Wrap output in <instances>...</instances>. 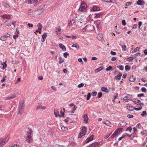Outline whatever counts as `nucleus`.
I'll return each mask as SVG.
<instances>
[{"label":"nucleus","mask_w":147,"mask_h":147,"mask_svg":"<svg viewBox=\"0 0 147 147\" xmlns=\"http://www.w3.org/2000/svg\"><path fill=\"white\" fill-rule=\"evenodd\" d=\"M29 130V131L27 132L26 133V141L28 143L31 142H33V139L31 137V133L33 132L32 129L30 128H28Z\"/></svg>","instance_id":"1"},{"label":"nucleus","mask_w":147,"mask_h":147,"mask_svg":"<svg viewBox=\"0 0 147 147\" xmlns=\"http://www.w3.org/2000/svg\"><path fill=\"white\" fill-rule=\"evenodd\" d=\"M24 101H21L19 104L18 109V114H22L24 110Z\"/></svg>","instance_id":"2"},{"label":"nucleus","mask_w":147,"mask_h":147,"mask_svg":"<svg viewBox=\"0 0 147 147\" xmlns=\"http://www.w3.org/2000/svg\"><path fill=\"white\" fill-rule=\"evenodd\" d=\"M9 139V136H7L4 139H0V147H3L5 143L7 142L8 140Z\"/></svg>","instance_id":"3"},{"label":"nucleus","mask_w":147,"mask_h":147,"mask_svg":"<svg viewBox=\"0 0 147 147\" xmlns=\"http://www.w3.org/2000/svg\"><path fill=\"white\" fill-rule=\"evenodd\" d=\"M122 129L123 128H118L111 136V138L112 139L114 138V137L118 134H119L120 132L121 131Z\"/></svg>","instance_id":"4"},{"label":"nucleus","mask_w":147,"mask_h":147,"mask_svg":"<svg viewBox=\"0 0 147 147\" xmlns=\"http://www.w3.org/2000/svg\"><path fill=\"white\" fill-rule=\"evenodd\" d=\"M87 7V4L85 3L84 2L82 1L80 7L79 8V10L81 11H83V10L85 9Z\"/></svg>","instance_id":"5"},{"label":"nucleus","mask_w":147,"mask_h":147,"mask_svg":"<svg viewBox=\"0 0 147 147\" xmlns=\"http://www.w3.org/2000/svg\"><path fill=\"white\" fill-rule=\"evenodd\" d=\"M87 28V31H93L95 30V28L94 26L92 25H88L86 26Z\"/></svg>","instance_id":"6"},{"label":"nucleus","mask_w":147,"mask_h":147,"mask_svg":"<svg viewBox=\"0 0 147 147\" xmlns=\"http://www.w3.org/2000/svg\"><path fill=\"white\" fill-rule=\"evenodd\" d=\"M87 129V127L86 126H84L81 130V131L80 133V134L81 135V134H83V135H85L86 133V130Z\"/></svg>","instance_id":"7"},{"label":"nucleus","mask_w":147,"mask_h":147,"mask_svg":"<svg viewBox=\"0 0 147 147\" xmlns=\"http://www.w3.org/2000/svg\"><path fill=\"white\" fill-rule=\"evenodd\" d=\"M100 144V142H96L91 144L88 146V147H97Z\"/></svg>","instance_id":"8"},{"label":"nucleus","mask_w":147,"mask_h":147,"mask_svg":"<svg viewBox=\"0 0 147 147\" xmlns=\"http://www.w3.org/2000/svg\"><path fill=\"white\" fill-rule=\"evenodd\" d=\"M94 136L91 135L90 137L87 138L86 140L85 141V143H87L89 142L92 141L93 139Z\"/></svg>","instance_id":"9"},{"label":"nucleus","mask_w":147,"mask_h":147,"mask_svg":"<svg viewBox=\"0 0 147 147\" xmlns=\"http://www.w3.org/2000/svg\"><path fill=\"white\" fill-rule=\"evenodd\" d=\"M122 74L120 72H118L117 73V76H115L114 77V80H120L121 77L122 76Z\"/></svg>","instance_id":"10"},{"label":"nucleus","mask_w":147,"mask_h":147,"mask_svg":"<svg viewBox=\"0 0 147 147\" xmlns=\"http://www.w3.org/2000/svg\"><path fill=\"white\" fill-rule=\"evenodd\" d=\"M100 10V8L97 6L94 5L91 9V11H97Z\"/></svg>","instance_id":"11"},{"label":"nucleus","mask_w":147,"mask_h":147,"mask_svg":"<svg viewBox=\"0 0 147 147\" xmlns=\"http://www.w3.org/2000/svg\"><path fill=\"white\" fill-rule=\"evenodd\" d=\"M38 2L37 0H29L28 3L29 4H33L35 6Z\"/></svg>","instance_id":"12"},{"label":"nucleus","mask_w":147,"mask_h":147,"mask_svg":"<svg viewBox=\"0 0 147 147\" xmlns=\"http://www.w3.org/2000/svg\"><path fill=\"white\" fill-rule=\"evenodd\" d=\"M126 135H127V136L129 138V139L131 140H132L133 138H134L136 135V133L135 132L132 133L131 135H129L127 134H126Z\"/></svg>","instance_id":"13"},{"label":"nucleus","mask_w":147,"mask_h":147,"mask_svg":"<svg viewBox=\"0 0 147 147\" xmlns=\"http://www.w3.org/2000/svg\"><path fill=\"white\" fill-rule=\"evenodd\" d=\"M144 4H145L144 1L142 0H138L137 3V4L139 5L142 6Z\"/></svg>","instance_id":"14"},{"label":"nucleus","mask_w":147,"mask_h":147,"mask_svg":"<svg viewBox=\"0 0 147 147\" xmlns=\"http://www.w3.org/2000/svg\"><path fill=\"white\" fill-rule=\"evenodd\" d=\"M41 103H40V105H38L36 107V110H38L39 109H40L42 110H43L45 109H46V107H42V105H41Z\"/></svg>","instance_id":"15"},{"label":"nucleus","mask_w":147,"mask_h":147,"mask_svg":"<svg viewBox=\"0 0 147 147\" xmlns=\"http://www.w3.org/2000/svg\"><path fill=\"white\" fill-rule=\"evenodd\" d=\"M84 121H85V123H86L88 122V114H86L83 115Z\"/></svg>","instance_id":"16"},{"label":"nucleus","mask_w":147,"mask_h":147,"mask_svg":"<svg viewBox=\"0 0 147 147\" xmlns=\"http://www.w3.org/2000/svg\"><path fill=\"white\" fill-rule=\"evenodd\" d=\"M47 7V5H42L38 8L37 10L44 9L45 8H46Z\"/></svg>","instance_id":"17"},{"label":"nucleus","mask_w":147,"mask_h":147,"mask_svg":"<svg viewBox=\"0 0 147 147\" xmlns=\"http://www.w3.org/2000/svg\"><path fill=\"white\" fill-rule=\"evenodd\" d=\"M59 47L60 48L62 49L63 51H65L66 50V48L61 43H60L59 45Z\"/></svg>","instance_id":"18"},{"label":"nucleus","mask_w":147,"mask_h":147,"mask_svg":"<svg viewBox=\"0 0 147 147\" xmlns=\"http://www.w3.org/2000/svg\"><path fill=\"white\" fill-rule=\"evenodd\" d=\"M2 18L4 19H7L8 20L10 19L11 18V17L9 15H6V14H4L2 16Z\"/></svg>","instance_id":"19"},{"label":"nucleus","mask_w":147,"mask_h":147,"mask_svg":"<svg viewBox=\"0 0 147 147\" xmlns=\"http://www.w3.org/2000/svg\"><path fill=\"white\" fill-rule=\"evenodd\" d=\"M135 80L136 78L133 75H132L131 76H130L129 79V81L132 82L134 81Z\"/></svg>","instance_id":"20"},{"label":"nucleus","mask_w":147,"mask_h":147,"mask_svg":"<svg viewBox=\"0 0 147 147\" xmlns=\"http://www.w3.org/2000/svg\"><path fill=\"white\" fill-rule=\"evenodd\" d=\"M4 25H6L8 26H10L11 25V23L9 22L8 21H6L3 23Z\"/></svg>","instance_id":"21"},{"label":"nucleus","mask_w":147,"mask_h":147,"mask_svg":"<svg viewBox=\"0 0 147 147\" xmlns=\"http://www.w3.org/2000/svg\"><path fill=\"white\" fill-rule=\"evenodd\" d=\"M103 69L102 67H100L99 68H97L95 70V73H97L99 71L102 70Z\"/></svg>","instance_id":"22"},{"label":"nucleus","mask_w":147,"mask_h":147,"mask_svg":"<svg viewBox=\"0 0 147 147\" xmlns=\"http://www.w3.org/2000/svg\"><path fill=\"white\" fill-rule=\"evenodd\" d=\"M95 16L94 18H100L101 16H102V13H95Z\"/></svg>","instance_id":"23"},{"label":"nucleus","mask_w":147,"mask_h":147,"mask_svg":"<svg viewBox=\"0 0 147 147\" xmlns=\"http://www.w3.org/2000/svg\"><path fill=\"white\" fill-rule=\"evenodd\" d=\"M16 95H11V96L9 97H5V98L6 100H9L10 99H12L16 97Z\"/></svg>","instance_id":"24"},{"label":"nucleus","mask_w":147,"mask_h":147,"mask_svg":"<svg viewBox=\"0 0 147 147\" xmlns=\"http://www.w3.org/2000/svg\"><path fill=\"white\" fill-rule=\"evenodd\" d=\"M75 22V21L74 19H72L71 21L70 22H69L68 24V26H71V25H72Z\"/></svg>","instance_id":"25"},{"label":"nucleus","mask_w":147,"mask_h":147,"mask_svg":"<svg viewBox=\"0 0 147 147\" xmlns=\"http://www.w3.org/2000/svg\"><path fill=\"white\" fill-rule=\"evenodd\" d=\"M54 113L55 117H57L58 116H59L60 117H61V115H59V112L58 111L55 110Z\"/></svg>","instance_id":"26"},{"label":"nucleus","mask_w":147,"mask_h":147,"mask_svg":"<svg viewBox=\"0 0 147 147\" xmlns=\"http://www.w3.org/2000/svg\"><path fill=\"white\" fill-rule=\"evenodd\" d=\"M101 90L103 92H105L107 93H108V92L107 88L105 87H102L101 88Z\"/></svg>","instance_id":"27"},{"label":"nucleus","mask_w":147,"mask_h":147,"mask_svg":"<svg viewBox=\"0 0 147 147\" xmlns=\"http://www.w3.org/2000/svg\"><path fill=\"white\" fill-rule=\"evenodd\" d=\"M134 107L132 106L127 107V109L129 111H133L134 110Z\"/></svg>","instance_id":"28"},{"label":"nucleus","mask_w":147,"mask_h":147,"mask_svg":"<svg viewBox=\"0 0 147 147\" xmlns=\"http://www.w3.org/2000/svg\"><path fill=\"white\" fill-rule=\"evenodd\" d=\"M126 123L124 121H122L121 123H120L119 124V125L120 126H124L126 125Z\"/></svg>","instance_id":"29"},{"label":"nucleus","mask_w":147,"mask_h":147,"mask_svg":"<svg viewBox=\"0 0 147 147\" xmlns=\"http://www.w3.org/2000/svg\"><path fill=\"white\" fill-rule=\"evenodd\" d=\"M71 47L73 48L75 47L77 49H78L80 47L79 45L77 44H74L71 46Z\"/></svg>","instance_id":"30"},{"label":"nucleus","mask_w":147,"mask_h":147,"mask_svg":"<svg viewBox=\"0 0 147 147\" xmlns=\"http://www.w3.org/2000/svg\"><path fill=\"white\" fill-rule=\"evenodd\" d=\"M125 70L126 71H128L130 69V66L128 65H126L125 66Z\"/></svg>","instance_id":"31"},{"label":"nucleus","mask_w":147,"mask_h":147,"mask_svg":"<svg viewBox=\"0 0 147 147\" xmlns=\"http://www.w3.org/2000/svg\"><path fill=\"white\" fill-rule=\"evenodd\" d=\"M7 39V38L5 37L4 35L2 36L0 38V40L2 41H5Z\"/></svg>","instance_id":"32"},{"label":"nucleus","mask_w":147,"mask_h":147,"mask_svg":"<svg viewBox=\"0 0 147 147\" xmlns=\"http://www.w3.org/2000/svg\"><path fill=\"white\" fill-rule=\"evenodd\" d=\"M130 100L134 102L136 104L138 105V103H139V102H140V100H139L137 99L135 101H134L133 100H132V99H131Z\"/></svg>","instance_id":"33"},{"label":"nucleus","mask_w":147,"mask_h":147,"mask_svg":"<svg viewBox=\"0 0 147 147\" xmlns=\"http://www.w3.org/2000/svg\"><path fill=\"white\" fill-rule=\"evenodd\" d=\"M59 63L61 64L64 61V60L63 59H62L61 57H59Z\"/></svg>","instance_id":"34"},{"label":"nucleus","mask_w":147,"mask_h":147,"mask_svg":"<svg viewBox=\"0 0 147 147\" xmlns=\"http://www.w3.org/2000/svg\"><path fill=\"white\" fill-rule=\"evenodd\" d=\"M37 27L38 29L41 30L42 27V24L40 23L38 24L37 25Z\"/></svg>","instance_id":"35"},{"label":"nucleus","mask_w":147,"mask_h":147,"mask_svg":"<svg viewBox=\"0 0 147 147\" xmlns=\"http://www.w3.org/2000/svg\"><path fill=\"white\" fill-rule=\"evenodd\" d=\"M117 67L118 68L119 70H123L124 69V67L122 65H119V66H117Z\"/></svg>","instance_id":"36"},{"label":"nucleus","mask_w":147,"mask_h":147,"mask_svg":"<svg viewBox=\"0 0 147 147\" xmlns=\"http://www.w3.org/2000/svg\"><path fill=\"white\" fill-rule=\"evenodd\" d=\"M2 5L3 6H4L6 8H9V5L7 3H5L3 2L2 3Z\"/></svg>","instance_id":"37"},{"label":"nucleus","mask_w":147,"mask_h":147,"mask_svg":"<svg viewBox=\"0 0 147 147\" xmlns=\"http://www.w3.org/2000/svg\"><path fill=\"white\" fill-rule=\"evenodd\" d=\"M100 23L99 22L96 24V26L98 30H100L101 28Z\"/></svg>","instance_id":"38"},{"label":"nucleus","mask_w":147,"mask_h":147,"mask_svg":"<svg viewBox=\"0 0 147 147\" xmlns=\"http://www.w3.org/2000/svg\"><path fill=\"white\" fill-rule=\"evenodd\" d=\"M61 129L63 131H67L68 130V129L67 127L64 126L61 127Z\"/></svg>","instance_id":"39"},{"label":"nucleus","mask_w":147,"mask_h":147,"mask_svg":"<svg viewBox=\"0 0 147 147\" xmlns=\"http://www.w3.org/2000/svg\"><path fill=\"white\" fill-rule=\"evenodd\" d=\"M132 128H131V126H129V127H127L125 130V131H129L130 132H131V131L132 130Z\"/></svg>","instance_id":"40"},{"label":"nucleus","mask_w":147,"mask_h":147,"mask_svg":"<svg viewBox=\"0 0 147 147\" xmlns=\"http://www.w3.org/2000/svg\"><path fill=\"white\" fill-rule=\"evenodd\" d=\"M111 134H112V133H111L110 134H107L104 137V138L105 139H107L111 135Z\"/></svg>","instance_id":"41"},{"label":"nucleus","mask_w":147,"mask_h":147,"mask_svg":"<svg viewBox=\"0 0 147 147\" xmlns=\"http://www.w3.org/2000/svg\"><path fill=\"white\" fill-rule=\"evenodd\" d=\"M112 68V67L111 66H109L108 67L105 69V70L106 71H109L110 70H111Z\"/></svg>","instance_id":"42"},{"label":"nucleus","mask_w":147,"mask_h":147,"mask_svg":"<svg viewBox=\"0 0 147 147\" xmlns=\"http://www.w3.org/2000/svg\"><path fill=\"white\" fill-rule=\"evenodd\" d=\"M7 78V76H3V78L2 80H1V82L2 83L3 82L6 80Z\"/></svg>","instance_id":"43"},{"label":"nucleus","mask_w":147,"mask_h":147,"mask_svg":"<svg viewBox=\"0 0 147 147\" xmlns=\"http://www.w3.org/2000/svg\"><path fill=\"white\" fill-rule=\"evenodd\" d=\"M102 93L101 92H99L98 93V98H100L102 97Z\"/></svg>","instance_id":"44"},{"label":"nucleus","mask_w":147,"mask_h":147,"mask_svg":"<svg viewBox=\"0 0 147 147\" xmlns=\"http://www.w3.org/2000/svg\"><path fill=\"white\" fill-rule=\"evenodd\" d=\"M91 94L90 93H88L87 95V97L86 98V100H88L90 99V97H91Z\"/></svg>","instance_id":"45"},{"label":"nucleus","mask_w":147,"mask_h":147,"mask_svg":"<svg viewBox=\"0 0 147 147\" xmlns=\"http://www.w3.org/2000/svg\"><path fill=\"white\" fill-rule=\"evenodd\" d=\"M133 57H129L127 58V61L129 62H131L133 60Z\"/></svg>","instance_id":"46"},{"label":"nucleus","mask_w":147,"mask_h":147,"mask_svg":"<svg viewBox=\"0 0 147 147\" xmlns=\"http://www.w3.org/2000/svg\"><path fill=\"white\" fill-rule=\"evenodd\" d=\"M121 47L123 51H126V46L125 45H122Z\"/></svg>","instance_id":"47"},{"label":"nucleus","mask_w":147,"mask_h":147,"mask_svg":"<svg viewBox=\"0 0 147 147\" xmlns=\"http://www.w3.org/2000/svg\"><path fill=\"white\" fill-rule=\"evenodd\" d=\"M47 36V34L46 32H45L44 33L43 35L42 36V38H45V39Z\"/></svg>","instance_id":"48"},{"label":"nucleus","mask_w":147,"mask_h":147,"mask_svg":"<svg viewBox=\"0 0 147 147\" xmlns=\"http://www.w3.org/2000/svg\"><path fill=\"white\" fill-rule=\"evenodd\" d=\"M142 108V107H140L138 108H134V110H135L136 111H138L141 110Z\"/></svg>","instance_id":"49"},{"label":"nucleus","mask_w":147,"mask_h":147,"mask_svg":"<svg viewBox=\"0 0 147 147\" xmlns=\"http://www.w3.org/2000/svg\"><path fill=\"white\" fill-rule=\"evenodd\" d=\"M146 111H144L142 112V113L141 114V115L142 117H144V116H145L146 115Z\"/></svg>","instance_id":"50"},{"label":"nucleus","mask_w":147,"mask_h":147,"mask_svg":"<svg viewBox=\"0 0 147 147\" xmlns=\"http://www.w3.org/2000/svg\"><path fill=\"white\" fill-rule=\"evenodd\" d=\"M97 93L95 91H93V92L92 93V95L93 96H96Z\"/></svg>","instance_id":"51"},{"label":"nucleus","mask_w":147,"mask_h":147,"mask_svg":"<svg viewBox=\"0 0 147 147\" xmlns=\"http://www.w3.org/2000/svg\"><path fill=\"white\" fill-rule=\"evenodd\" d=\"M127 96H125L124 97V98H131L132 97V95H130V94H127Z\"/></svg>","instance_id":"52"},{"label":"nucleus","mask_w":147,"mask_h":147,"mask_svg":"<svg viewBox=\"0 0 147 147\" xmlns=\"http://www.w3.org/2000/svg\"><path fill=\"white\" fill-rule=\"evenodd\" d=\"M69 53L67 52H65L63 53V56L64 57L67 58L68 55H69Z\"/></svg>","instance_id":"53"},{"label":"nucleus","mask_w":147,"mask_h":147,"mask_svg":"<svg viewBox=\"0 0 147 147\" xmlns=\"http://www.w3.org/2000/svg\"><path fill=\"white\" fill-rule=\"evenodd\" d=\"M141 91L142 92H146V89L145 87H142V88H141Z\"/></svg>","instance_id":"54"},{"label":"nucleus","mask_w":147,"mask_h":147,"mask_svg":"<svg viewBox=\"0 0 147 147\" xmlns=\"http://www.w3.org/2000/svg\"><path fill=\"white\" fill-rule=\"evenodd\" d=\"M84 86V84L83 83H81L80 84H79L78 85V87L79 88H81L82 87H83Z\"/></svg>","instance_id":"55"},{"label":"nucleus","mask_w":147,"mask_h":147,"mask_svg":"<svg viewBox=\"0 0 147 147\" xmlns=\"http://www.w3.org/2000/svg\"><path fill=\"white\" fill-rule=\"evenodd\" d=\"M140 48L139 47H137L135 48L134 50L133 51L132 53H134L136 52L137 51L139 50L140 49Z\"/></svg>","instance_id":"56"},{"label":"nucleus","mask_w":147,"mask_h":147,"mask_svg":"<svg viewBox=\"0 0 147 147\" xmlns=\"http://www.w3.org/2000/svg\"><path fill=\"white\" fill-rule=\"evenodd\" d=\"M61 28H60V27H59V28H58L57 29V30H56V32L57 33V34L58 35H59L60 34V33H58V32H60L61 31Z\"/></svg>","instance_id":"57"},{"label":"nucleus","mask_w":147,"mask_h":147,"mask_svg":"<svg viewBox=\"0 0 147 147\" xmlns=\"http://www.w3.org/2000/svg\"><path fill=\"white\" fill-rule=\"evenodd\" d=\"M121 23H122V25H123V26H125L126 24L125 21V20H123L122 21Z\"/></svg>","instance_id":"58"},{"label":"nucleus","mask_w":147,"mask_h":147,"mask_svg":"<svg viewBox=\"0 0 147 147\" xmlns=\"http://www.w3.org/2000/svg\"><path fill=\"white\" fill-rule=\"evenodd\" d=\"M131 3L130 2H127L126 3V4L125 5V6H129L131 4Z\"/></svg>","instance_id":"59"},{"label":"nucleus","mask_w":147,"mask_h":147,"mask_svg":"<svg viewBox=\"0 0 147 147\" xmlns=\"http://www.w3.org/2000/svg\"><path fill=\"white\" fill-rule=\"evenodd\" d=\"M4 64L3 65V69H5L7 66V65L6 63H4Z\"/></svg>","instance_id":"60"},{"label":"nucleus","mask_w":147,"mask_h":147,"mask_svg":"<svg viewBox=\"0 0 147 147\" xmlns=\"http://www.w3.org/2000/svg\"><path fill=\"white\" fill-rule=\"evenodd\" d=\"M4 64L3 65V69H5L7 66V65L6 63H4Z\"/></svg>","instance_id":"61"},{"label":"nucleus","mask_w":147,"mask_h":147,"mask_svg":"<svg viewBox=\"0 0 147 147\" xmlns=\"http://www.w3.org/2000/svg\"><path fill=\"white\" fill-rule=\"evenodd\" d=\"M4 36L5 37L7 38L9 37L10 36V35L8 33H6Z\"/></svg>","instance_id":"62"},{"label":"nucleus","mask_w":147,"mask_h":147,"mask_svg":"<svg viewBox=\"0 0 147 147\" xmlns=\"http://www.w3.org/2000/svg\"><path fill=\"white\" fill-rule=\"evenodd\" d=\"M127 117L129 118H133L134 117V116L132 115L128 114L127 115Z\"/></svg>","instance_id":"63"},{"label":"nucleus","mask_w":147,"mask_h":147,"mask_svg":"<svg viewBox=\"0 0 147 147\" xmlns=\"http://www.w3.org/2000/svg\"><path fill=\"white\" fill-rule=\"evenodd\" d=\"M144 96V94L143 93L139 94L137 95V96L138 97H143Z\"/></svg>","instance_id":"64"}]
</instances>
